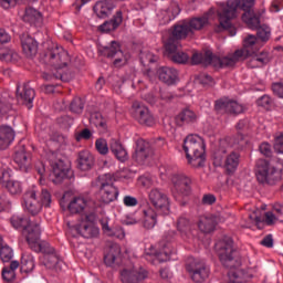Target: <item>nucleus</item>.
Instances as JSON below:
<instances>
[{
  "instance_id": "f257e3e1",
  "label": "nucleus",
  "mask_w": 283,
  "mask_h": 283,
  "mask_svg": "<svg viewBox=\"0 0 283 283\" xmlns=\"http://www.w3.org/2000/svg\"><path fill=\"white\" fill-rule=\"evenodd\" d=\"M253 6H255V0H228L222 2L218 9L219 25L216 28V32L228 30L230 36H235V27H233L231 20L238 17V10L250 12L249 10Z\"/></svg>"
},
{
  "instance_id": "f03ea898",
  "label": "nucleus",
  "mask_w": 283,
  "mask_h": 283,
  "mask_svg": "<svg viewBox=\"0 0 283 283\" xmlns=\"http://www.w3.org/2000/svg\"><path fill=\"white\" fill-rule=\"evenodd\" d=\"M10 222L13 229H23V235L33 251H43V244H41V219L32 220L23 214H13Z\"/></svg>"
},
{
  "instance_id": "7ed1b4c3",
  "label": "nucleus",
  "mask_w": 283,
  "mask_h": 283,
  "mask_svg": "<svg viewBox=\"0 0 283 283\" xmlns=\"http://www.w3.org/2000/svg\"><path fill=\"white\" fill-rule=\"evenodd\" d=\"M182 149L186 154L188 165L195 168L205 167V151L207 149L205 138L196 134L188 135L184 139Z\"/></svg>"
},
{
  "instance_id": "20e7f679",
  "label": "nucleus",
  "mask_w": 283,
  "mask_h": 283,
  "mask_svg": "<svg viewBox=\"0 0 283 283\" xmlns=\"http://www.w3.org/2000/svg\"><path fill=\"white\" fill-rule=\"evenodd\" d=\"M262 48V42L255 38V35H248L243 40V49L237 50L233 54L223 56L222 59H216L214 65H228V67H233L239 61H244L247 56L253 54L255 50Z\"/></svg>"
},
{
  "instance_id": "39448f33",
  "label": "nucleus",
  "mask_w": 283,
  "mask_h": 283,
  "mask_svg": "<svg viewBox=\"0 0 283 283\" xmlns=\"http://www.w3.org/2000/svg\"><path fill=\"white\" fill-rule=\"evenodd\" d=\"M38 193L39 190L36 187L32 186L23 195L22 207L24 211H28L31 216H38V213H41L43 210V207H50V205H52V195H50V191L46 189L42 190L41 201L36 197Z\"/></svg>"
},
{
  "instance_id": "423d86ee",
  "label": "nucleus",
  "mask_w": 283,
  "mask_h": 283,
  "mask_svg": "<svg viewBox=\"0 0 283 283\" xmlns=\"http://www.w3.org/2000/svg\"><path fill=\"white\" fill-rule=\"evenodd\" d=\"M283 161L270 164L265 159L256 161V179L261 185H275L282 180Z\"/></svg>"
},
{
  "instance_id": "0eeeda50",
  "label": "nucleus",
  "mask_w": 283,
  "mask_h": 283,
  "mask_svg": "<svg viewBox=\"0 0 283 283\" xmlns=\"http://www.w3.org/2000/svg\"><path fill=\"white\" fill-rule=\"evenodd\" d=\"M216 251L223 266H228L230 271L239 270L238 266L242 264V261L238 258V251L233 248V239L226 238L217 242Z\"/></svg>"
},
{
  "instance_id": "6e6552de",
  "label": "nucleus",
  "mask_w": 283,
  "mask_h": 283,
  "mask_svg": "<svg viewBox=\"0 0 283 283\" xmlns=\"http://www.w3.org/2000/svg\"><path fill=\"white\" fill-rule=\"evenodd\" d=\"M142 222L145 229H154L158 223V213L153 207H147L142 212H134L126 217V224H138Z\"/></svg>"
},
{
  "instance_id": "1a4fd4ad",
  "label": "nucleus",
  "mask_w": 283,
  "mask_h": 283,
  "mask_svg": "<svg viewBox=\"0 0 283 283\" xmlns=\"http://www.w3.org/2000/svg\"><path fill=\"white\" fill-rule=\"evenodd\" d=\"M96 220V214L90 212L82 217L77 223H75L72 229L82 238H96L99 233L98 227L94 223Z\"/></svg>"
},
{
  "instance_id": "9d476101",
  "label": "nucleus",
  "mask_w": 283,
  "mask_h": 283,
  "mask_svg": "<svg viewBox=\"0 0 283 283\" xmlns=\"http://www.w3.org/2000/svg\"><path fill=\"white\" fill-rule=\"evenodd\" d=\"M148 200L157 213L169 216L171 211V199L159 188H153L148 192Z\"/></svg>"
},
{
  "instance_id": "9b49d317",
  "label": "nucleus",
  "mask_w": 283,
  "mask_h": 283,
  "mask_svg": "<svg viewBox=\"0 0 283 283\" xmlns=\"http://www.w3.org/2000/svg\"><path fill=\"white\" fill-rule=\"evenodd\" d=\"M186 269L191 277L196 283L206 282L209 279V268L205 262L189 258L186 264Z\"/></svg>"
},
{
  "instance_id": "f8f14e48",
  "label": "nucleus",
  "mask_w": 283,
  "mask_h": 283,
  "mask_svg": "<svg viewBox=\"0 0 283 283\" xmlns=\"http://www.w3.org/2000/svg\"><path fill=\"white\" fill-rule=\"evenodd\" d=\"M164 48L167 56H169L174 63H179L180 65L189 63V54L180 51L182 48L180 42L174 39H164Z\"/></svg>"
},
{
  "instance_id": "ddd939ff",
  "label": "nucleus",
  "mask_w": 283,
  "mask_h": 283,
  "mask_svg": "<svg viewBox=\"0 0 283 283\" xmlns=\"http://www.w3.org/2000/svg\"><path fill=\"white\" fill-rule=\"evenodd\" d=\"M11 171L6 164L0 163V185L6 187L11 196H21L23 193V185L21 181L10 179Z\"/></svg>"
},
{
  "instance_id": "4468645a",
  "label": "nucleus",
  "mask_w": 283,
  "mask_h": 283,
  "mask_svg": "<svg viewBox=\"0 0 283 283\" xmlns=\"http://www.w3.org/2000/svg\"><path fill=\"white\" fill-rule=\"evenodd\" d=\"M101 52L104 56H107V59H114L113 65L115 67H123L124 65H127V62L129 61L128 53L122 52L120 44L116 41H113L108 46H104Z\"/></svg>"
},
{
  "instance_id": "2eb2a0df",
  "label": "nucleus",
  "mask_w": 283,
  "mask_h": 283,
  "mask_svg": "<svg viewBox=\"0 0 283 283\" xmlns=\"http://www.w3.org/2000/svg\"><path fill=\"white\" fill-rule=\"evenodd\" d=\"M130 114L139 125H146V127H154L156 125V119L147 106L140 104L139 102H134L130 108Z\"/></svg>"
},
{
  "instance_id": "dca6fc26",
  "label": "nucleus",
  "mask_w": 283,
  "mask_h": 283,
  "mask_svg": "<svg viewBox=\"0 0 283 283\" xmlns=\"http://www.w3.org/2000/svg\"><path fill=\"white\" fill-rule=\"evenodd\" d=\"M46 56L55 70H61L70 63V54L63 48L55 46Z\"/></svg>"
},
{
  "instance_id": "f3484780",
  "label": "nucleus",
  "mask_w": 283,
  "mask_h": 283,
  "mask_svg": "<svg viewBox=\"0 0 283 283\" xmlns=\"http://www.w3.org/2000/svg\"><path fill=\"white\" fill-rule=\"evenodd\" d=\"M91 201L83 196H73L70 198L67 209L70 213H90Z\"/></svg>"
},
{
  "instance_id": "a211bd4d",
  "label": "nucleus",
  "mask_w": 283,
  "mask_h": 283,
  "mask_svg": "<svg viewBox=\"0 0 283 283\" xmlns=\"http://www.w3.org/2000/svg\"><path fill=\"white\" fill-rule=\"evenodd\" d=\"M214 109L217 112H226L228 114H242V112H244V106L237 101L222 98L216 102Z\"/></svg>"
},
{
  "instance_id": "6ab92c4d",
  "label": "nucleus",
  "mask_w": 283,
  "mask_h": 283,
  "mask_svg": "<svg viewBox=\"0 0 283 283\" xmlns=\"http://www.w3.org/2000/svg\"><path fill=\"white\" fill-rule=\"evenodd\" d=\"M149 156H154V150H151V146L149 142H145V139H138L136 142L135 153L133 154V160L136 163L143 164Z\"/></svg>"
},
{
  "instance_id": "aec40b11",
  "label": "nucleus",
  "mask_w": 283,
  "mask_h": 283,
  "mask_svg": "<svg viewBox=\"0 0 283 283\" xmlns=\"http://www.w3.org/2000/svg\"><path fill=\"white\" fill-rule=\"evenodd\" d=\"M174 241V232H169L163 238L161 247L163 251L160 252H151L150 255H155L159 262H167V260H171V255L174 253V247L171 244H167Z\"/></svg>"
},
{
  "instance_id": "412c9836",
  "label": "nucleus",
  "mask_w": 283,
  "mask_h": 283,
  "mask_svg": "<svg viewBox=\"0 0 283 283\" xmlns=\"http://www.w3.org/2000/svg\"><path fill=\"white\" fill-rule=\"evenodd\" d=\"M172 181V192L180 193L181 196H189L191 191V179L185 175H174Z\"/></svg>"
},
{
  "instance_id": "4be33fe9",
  "label": "nucleus",
  "mask_w": 283,
  "mask_h": 283,
  "mask_svg": "<svg viewBox=\"0 0 283 283\" xmlns=\"http://www.w3.org/2000/svg\"><path fill=\"white\" fill-rule=\"evenodd\" d=\"M216 59H222L218 55H213L211 51H207L205 55L199 52H195L191 57V64L192 65H200V63H203V65H212V67H229V65H216L218 61Z\"/></svg>"
},
{
  "instance_id": "5701e85b",
  "label": "nucleus",
  "mask_w": 283,
  "mask_h": 283,
  "mask_svg": "<svg viewBox=\"0 0 283 283\" xmlns=\"http://www.w3.org/2000/svg\"><path fill=\"white\" fill-rule=\"evenodd\" d=\"M145 277H147V271L143 269L126 268L120 272V281L123 283H138L143 282Z\"/></svg>"
},
{
  "instance_id": "b1692460",
  "label": "nucleus",
  "mask_w": 283,
  "mask_h": 283,
  "mask_svg": "<svg viewBox=\"0 0 283 283\" xmlns=\"http://www.w3.org/2000/svg\"><path fill=\"white\" fill-rule=\"evenodd\" d=\"M180 14V7L178 2H171L170 7L167 10H159L157 12V19L160 25H167V23H171L174 19H176Z\"/></svg>"
},
{
  "instance_id": "393cba45",
  "label": "nucleus",
  "mask_w": 283,
  "mask_h": 283,
  "mask_svg": "<svg viewBox=\"0 0 283 283\" xmlns=\"http://www.w3.org/2000/svg\"><path fill=\"white\" fill-rule=\"evenodd\" d=\"M10 43V34L6 30L0 29V44ZM19 54L10 49H0V61H6L7 63H12V61H18Z\"/></svg>"
},
{
  "instance_id": "a878e982",
  "label": "nucleus",
  "mask_w": 283,
  "mask_h": 283,
  "mask_svg": "<svg viewBox=\"0 0 283 283\" xmlns=\"http://www.w3.org/2000/svg\"><path fill=\"white\" fill-rule=\"evenodd\" d=\"M118 199V188L111 182H102L99 189V200L104 205H109V202H114V200Z\"/></svg>"
},
{
  "instance_id": "bb28decb",
  "label": "nucleus",
  "mask_w": 283,
  "mask_h": 283,
  "mask_svg": "<svg viewBox=\"0 0 283 283\" xmlns=\"http://www.w3.org/2000/svg\"><path fill=\"white\" fill-rule=\"evenodd\" d=\"M14 163L18 164V167L21 171L28 172L32 169V155L25 151L24 147L15 149Z\"/></svg>"
},
{
  "instance_id": "cd10ccee",
  "label": "nucleus",
  "mask_w": 283,
  "mask_h": 283,
  "mask_svg": "<svg viewBox=\"0 0 283 283\" xmlns=\"http://www.w3.org/2000/svg\"><path fill=\"white\" fill-rule=\"evenodd\" d=\"M193 34L191 32V29L189 28V24L186 20L175 25L171 34L168 39H172L174 41H177V43H180L182 39H186L187 36H191Z\"/></svg>"
},
{
  "instance_id": "c85d7f7f",
  "label": "nucleus",
  "mask_w": 283,
  "mask_h": 283,
  "mask_svg": "<svg viewBox=\"0 0 283 283\" xmlns=\"http://www.w3.org/2000/svg\"><path fill=\"white\" fill-rule=\"evenodd\" d=\"M21 45L25 56H36V53L39 52V44L36 43V40H34V38L28 34H22Z\"/></svg>"
},
{
  "instance_id": "c756f323",
  "label": "nucleus",
  "mask_w": 283,
  "mask_h": 283,
  "mask_svg": "<svg viewBox=\"0 0 283 283\" xmlns=\"http://www.w3.org/2000/svg\"><path fill=\"white\" fill-rule=\"evenodd\" d=\"M114 8H116L114 0H102L94 6V12L99 19H106L114 12Z\"/></svg>"
},
{
  "instance_id": "7c9ffc66",
  "label": "nucleus",
  "mask_w": 283,
  "mask_h": 283,
  "mask_svg": "<svg viewBox=\"0 0 283 283\" xmlns=\"http://www.w3.org/2000/svg\"><path fill=\"white\" fill-rule=\"evenodd\" d=\"M159 81L166 83V85H176L178 81V71L176 69L163 66L157 71Z\"/></svg>"
},
{
  "instance_id": "2f4dec72",
  "label": "nucleus",
  "mask_w": 283,
  "mask_h": 283,
  "mask_svg": "<svg viewBox=\"0 0 283 283\" xmlns=\"http://www.w3.org/2000/svg\"><path fill=\"white\" fill-rule=\"evenodd\" d=\"M23 21L36 28H41V25H43V13L38 9L29 7L25 9Z\"/></svg>"
},
{
  "instance_id": "473e14b6",
  "label": "nucleus",
  "mask_w": 283,
  "mask_h": 283,
  "mask_svg": "<svg viewBox=\"0 0 283 283\" xmlns=\"http://www.w3.org/2000/svg\"><path fill=\"white\" fill-rule=\"evenodd\" d=\"M70 172V167L65 165L63 161H57L53 166V172L50 176V179L54 185H59L63 179L67 178V174Z\"/></svg>"
},
{
  "instance_id": "72a5a7b5",
  "label": "nucleus",
  "mask_w": 283,
  "mask_h": 283,
  "mask_svg": "<svg viewBox=\"0 0 283 283\" xmlns=\"http://www.w3.org/2000/svg\"><path fill=\"white\" fill-rule=\"evenodd\" d=\"M197 122L198 114H196L191 108H185L176 116V123L180 127H182V125H191Z\"/></svg>"
},
{
  "instance_id": "f704fd0d",
  "label": "nucleus",
  "mask_w": 283,
  "mask_h": 283,
  "mask_svg": "<svg viewBox=\"0 0 283 283\" xmlns=\"http://www.w3.org/2000/svg\"><path fill=\"white\" fill-rule=\"evenodd\" d=\"M266 224H275L277 222H283V203H274L272 211L265 213Z\"/></svg>"
},
{
  "instance_id": "c9c22d12",
  "label": "nucleus",
  "mask_w": 283,
  "mask_h": 283,
  "mask_svg": "<svg viewBox=\"0 0 283 283\" xmlns=\"http://www.w3.org/2000/svg\"><path fill=\"white\" fill-rule=\"evenodd\" d=\"M77 167L81 171H90L94 167V155L88 150H82L77 157Z\"/></svg>"
},
{
  "instance_id": "e433bc0d",
  "label": "nucleus",
  "mask_w": 283,
  "mask_h": 283,
  "mask_svg": "<svg viewBox=\"0 0 283 283\" xmlns=\"http://www.w3.org/2000/svg\"><path fill=\"white\" fill-rule=\"evenodd\" d=\"M14 143V130L10 126H0V149H8Z\"/></svg>"
},
{
  "instance_id": "4c0bfd02",
  "label": "nucleus",
  "mask_w": 283,
  "mask_h": 283,
  "mask_svg": "<svg viewBox=\"0 0 283 283\" xmlns=\"http://www.w3.org/2000/svg\"><path fill=\"white\" fill-rule=\"evenodd\" d=\"M120 23H123V12L117 11L111 21H106L99 25V32H114Z\"/></svg>"
},
{
  "instance_id": "58836bf2",
  "label": "nucleus",
  "mask_w": 283,
  "mask_h": 283,
  "mask_svg": "<svg viewBox=\"0 0 283 283\" xmlns=\"http://www.w3.org/2000/svg\"><path fill=\"white\" fill-rule=\"evenodd\" d=\"M118 258H120V245L113 244L104 255V264L106 266H115Z\"/></svg>"
},
{
  "instance_id": "ea45409f",
  "label": "nucleus",
  "mask_w": 283,
  "mask_h": 283,
  "mask_svg": "<svg viewBox=\"0 0 283 283\" xmlns=\"http://www.w3.org/2000/svg\"><path fill=\"white\" fill-rule=\"evenodd\" d=\"M198 229L202 233H211L216 229V217L213 216H201L198 221Z\"/></svg>"
},
{
  "instance_id": "a19ab883",
  "label": "nucleus",
  "mask_w": 283,
  "mask_h": 283,
  "mask_svg": "<svg viewBox=\"0 0 283 283\" xmlns=\"http://www.w3.org/2000/svg\"><path fill=\"white\" fill-rule=\"evenodd\" d=\"M109 148L112 154H114L115 158H117V160H119L120 163H125V160H127V150L125 149V147H123V144H120L119 140L112 139Z\"/></svg>"
},
{
  "instance_id": "79ce46f5",
  "label": "nucleus",
  "mask_w": 283,
  "mask_h": 283,
  "mask_svg": "<svg viewBox=\"0 0 283 283\" xmlns=\"http://www.w3.org/2000/svg\"><path fill=\"white\" fill-rule=\"evenodd\" d=\"M109 148L112 154H114L115 158H117V160H119L120 163H125V160H127V150L125 149V147H123V144H120L119 140L112 139Z\"/></svg>"
},
{
  "instance_id": "37998d69",
  "label": "nucleus",
  "mask_w": 283,
  "mask_h": 283,
  "mask_svg": "<svg viewBox=\"0 0 283 283\" xmlns=\"http://www.w3.org/2000/svg\"><path fill=\"white\" fill-rule=\"evenodd\" d=\"M188 23V28H190V32H196L198 30H202L206 25H209V13H206L201 17H196L190 20H186Z\"/></svg>"
},
{
  "instance_id": "c03bdc74",
  "label": "nucleus",
  "mask_w": 283,
  "mask_h": 283,
  "mask_svg": "<svg viewBox=\"0 0 283 283\" xmlns=\"http://www.w3.org/2000/svg\"><path fill=\"white\" fill-rule=\"evenodd\" d=\"M35 93L30 86H24L21 93H18L17 98L20 103L25 105L28 109H32V102L34 101Z\"/></svg>"
},
{
  "instance_id": "a18cd8bd",
  "label": "nucleus",
  "mask_w": 283,
  "mask_h": 283,
  "mask_svg": "<svg viewBox=\"0 0 283 283\" xmlns=\"http://www.w3.org/2000/svg\"><path fill=\"white\" fill-rule=\"evenodd\" d=\"M238 165H240V155L238 153L229 154L223 163V167L229 174H233L238 169Z\"/></svg>"
},
{
  "instance_id": "49530a36",
  "label": "nucleus",
  "mask_w": 283,
  "mask_h": 283,
  "mask_svg": "<svg viewBox=\"0 0 283 283\" xmlns=\"http://www.w3.org/2000/svg\"><path fill=\"white\" fill-rule=\"evenodd\" d=\"M177 229L181 235H191V231L193 230V224L187 216H181L177 220Z\"/></svg>"
},
{
  "instance_id": "de8ad7c7",
  "label": "nucleus",
  "mask_w": 283,
  "mask_h": 283,
  "mask_svg": "<svg viewBox=\"0 0 283 283\" xmlns=\"http://www.w3.org/2000/svg\"><path fill=\"white\" fill-rule=\"evenodd\" d=\"M231 147V144H229V139H221L219 142V148L214 153V165L216 167H222V154H227V150Z\"/></svg>"
},
{
  "instance_id": "09e8293b",
  "label": "nucleus",
  "mask_w": 283,
  "mask_h": 283,
  "mask_svg": "<svg viewBox=\"0 0 283 283\" xmlns=\"http://www.w3.org/2000/svg\"><path fill=\"white\" fill-rule=\"evenodd\" d=\"M91 125H95L101 134L107 132V120L99 112L93 113L90 118Z\"/></svg>"
},
{
  "instance_id": "8fccbe9b",
  "label": "nucleus",
  "mask_w": 283,
  "mask_h": 283,
  "mask_svg": "<svg viewBox=\"0 0 283 283\" xmlns=\"http://www.w3.org/2000/svg\"><path fill=\"white\" fill-rule=\"evenodd\" d=\"M102 229L105 235H108L111 238H118V240H123L125 238V230L123 228H109V224L107 221H102Z\"/></svg>"
},
{
  "instance_id": "3c124183",
  "label": "nucleus",
  "mask_w": 283,
  "mask_h": 283,
  "mask_svg": "<svg viewBox=\"0 0 283 283\" xmlns=\"http://www.w3.org/2000/svg\"><path fill=\"white\" fill-rule=\"evenodd\" d=\"M242 21L250 28L251 30H258L260 28V17L255 15L252 12H245L242 15Z\"/></svg>"
},
{
  "instance_id": "603ef678",
  "label": "nucleus",
  "mask_w": 283,
  "mask_h": 283,
  "mask_svg": "<svg viewBox=\"0 0 283 283\" xmlns=\"http://www.w3.org/2000/svg\"><path fill=\"white\" fill-rule=\"evenodd\" d=\"M21 271L23 273H32L34 271V256L30 254L22 255Z\"/></svg>"
},
{
  "instance_id": "864d4df0",
  "label": "nucleus",
  "mask_w": 283,
  "mask_h": 283,
  "mask_svg": "<svg viewBox=\"0 0 283 283\" xmlns=\"http://www.w3.org/2000/svg\"><path fill=\"white\" fill-rule=\"evenodd\" d=\"M61 264L59 256L55 253L44 254V266L48 269H56Z\"/></svg>"
},
{
  "instance_id": "5fc2aeb1",
  "label": "nucleus",
  "mask_w": 283,
  "mask_h": 283,
  "mask_svg": "<svg viewBox=\"0 0 283 283\" xmlns=\"http://www.w3.org/2000/svg\"><path fill=\"white\" fill-rule=\"evenodd\" d=\"M256 36L261 43H266L271 39V28L266 24L261 25L256 29Z\"/></svg>"
},
{
  "instance_id": "6e6d98bb",
  "label": "nucleus",
  "mask_w": 283,
  "mask_h": 283,
  "mask_svg": "<svg viewBox=\"0 0 283 283\" xmlns=\"http://www.w3.org/2000/svg\"><path fill=\"white\" fill-rule=\"evenodd\" d=\"M197 83H200L205 87H212V85H216V81H213V77L207 73H200L197 78Z\"/></svg>"
},
{
  "instance_id": "4d7b16f0",
  "label": "nucleus",
  "mask_w": 283,
  "mask_h": 283,
  "mask_svg": "<svg viewBox=\"0 0 283 283\" xmlns=\"http://www.w3.org/2000/svg\"><path fill=\"white\" fill-rule=\"evenodd\" d=\"M14 253L12 252V248H10L9 245L4 244L1 249H0V258L2 260V262H10V260H12Z\"/></svg>"
},
{
  "instance_id": "13d9d810",
  "label": "nucleus",
  "mask_w": 283,
  "mask_h": 283,
  "mask_svg": "<svg viewBox=\"0 0 283 283\" xmlns=\"http://www.w3.org/2000/svg\"><path fill=\"white\" fill-rule=\"evenodd\" d=\"M95 147L98 154L102 156H106V154H109V147L107 146V140L99 138L95 142Z\"/></svg>"
},
{
  "instance_id": "bf43d9fd",
  "label": "nucleus",
  "mask_w": 283,
  "mask_h": 283,
  "mask_svg": "<svg viewBox=\"0 0 283 283\" xmlns=\"http://www.w3.org/2000/svg\"><path fill=\"white\" fill-rule=\"evenodd\" d=\"M140 62L144 64V65H149V63H156L157 61V57L156 55H154L151 52L149 51H144L140 53Z\"/></svg>"
},
{
  "instance_id": "052dcab7",
  "label": "nucleus",
  "mask_w": 283,
  "mask_h": 283,
  "mask_svg": "<svg viewBox=\"0 0 283 283\" xmlns=\"http://www.w3.org/2000/svg\"><path fill=\"white\" fill-rule=\"evenodd\" d=\"M83 107H84V104H83V99H81V97H76L71 103V112H73L74 114H82Z\"/></svg>"
},
{
  "instance_id": "680f3d73",
  "label": "nucleus",
  "mask_w": 283,
  "mask_h": 283,
  "mask_svg": "<svg viewBox=\"0 0 283 283\" xmlns=\"http://www.w3.org/2000/svg\"><path fill=\"white\" fill-rule=\"evenodd\" d=\"M123 205L124 207H128V208L138 207V199L134 196L126 195L123 198Z\"/></svg>"
},
{
  "instance_id": "e2e57ef3",
  "label": "nucleus",
  "mask_w": 283,
  "mask_h": 283,
  "mask_svg": "<svg viewBox=\"0 0 283 283\" xmlns=\"http://www.w3.org/2000/svg\"><path fill=\"white\" fill-rule=\"evenodd\" d=\"M274 150L276 154H283V133H279L274 139Z\"/></svg>"
},
{
  "instance_id": "0e129e2a",
  "label": "nucleus",
  "mask_w": 283,
  "mask_h": 283,
  "mask_svg": "<svg viewBox=\"0 0 283 283\" xmlns=\"http://www.w3.org/2000/svg\"><path fill=\"white\" fill-rule=\"evenodd\" d=\"M15 275L17 274L14 273V271L10 270V268H4L2 270V279L4 280V282H12Z\"/></svg>"
},
{
  "instance_id": "69168bd1",
  "label": "nucleus",
  "mask_w": 283,
  "mask_h": 283,
  "mask_svg": "<svg viewBox=\"0 0 283 283\" xmlns=\"http://www.w3.org/2000/svg\"><path fill=\"white\" fill-rule=\"evenodd\" d=\"M254 56H256V59L260 61L261 65L263 66L271 61V55L266 51L254 54Z\"/></svg>"
},
{
  "instance_id": "338daca9",
  "label": "nucleus",
  "mask_w": 283,
  "mask_h": 283,
  "mask_svg": "<svg viewBox=\"0 0 283 283\" xmlns=\"http://www.w3.org/2000/svg\"><path fill=\"white\" fill-rule=\"evenodd\" d=\"M138 185L149 188L151 185H154V179H151L150 176H142L138 178Z\"/></svg>"
},
{
  "instance_id": "774afa93",
  "label": "nucleus",
  "mask_w": 283,
  "mask_h": 283,
  "mask_svg": "<svg viewBox=\"0 0 283 283\" xmlns=\"http://www.w3.org/2000/svg\"><path fill=\"white\" fill-rule=\"evenodd\" d=\"M273 92L279 96V98H283V82L282 83H274L272 85Z\"/></svg>"
}]
</instances>
